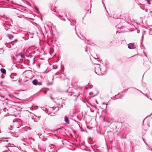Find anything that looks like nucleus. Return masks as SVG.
I'll return each instance as SVG.
<instances>
[{
    "mask_svg": "<svg viewBox=\"0 0 152 152\" xmlns=\"http://www.w3.org/2000/svg\"><path fill=\"white\" fill-rule=\"evenodd\" d=\"M66 92L67 93V92H69V91L68 90H66Z\"/></svg>",
    "mask_w": 152,
    "mask_h": 152,
    "instance_id": "obj_26",
    "label": "nucleus"
},
{
    "mask_svg": "<svg viewBox=\"0 0 152 152\" xmlns=\"http://www.w3.org/2000/svg\"><path fill=\"white\" fill-rule=\"evenodd\" d=\"M149 34L150 35H152V29H151L149 30Z\"/></svg>",
    "mask_w": 152,
    "mask_h": 152,
    "instance_id": "obj_14",
    "label": "nucleus"
},
{
    "mask_svg": "<svg viewBox=\"0 0 152 152\" xmlns=\"http://www.w3.org/2000/svg\"><path fill=\"white\" fill-rule=\"evenodd\" d=\"M13 81H15V80H13Z\"/></svg>",
    "mask_w": 152,
    "mask_h": 152,
    "instance_id": "obj_43",
    "label": "nucleus"
},
{
    "mask_svg": "<svg viewBox=\"0 0 152 152\" xmlns=\"http://www.w3.org/2000/svg\"><path fill=\"white\" fill-rule=\"evenodd\" d=\"M61 76H62L63 75H61Z\"/></svg>",
    "mask_w": 152,
    "mask_h": 152,
    "instance_id": "obj_41",
    "label": "nucleus"
},
{
    "mask_svg": "<svg viewBox=\"0 0 152 152\" xmlns=\"http://www.w3.org/2000/svg\"><path fill=\"white\" fill-rule=\"evenodd\" d=\"M64 121L67 123L69 124V121L68 118L66 116H65L64 117Z\"/></svg>",
    "mask_w": 152,
    "mask_h": 152,
    "instance_id": "obj_6",
    "label": "nucleus"
},
{
    "mask_svg": "<svg viewBox=\"0 0 152 152\" xmlns=\"http://www.w3.org/2000/svg\"><path fill=\"white\" fill-rule=\"evenodd\" d=\"M1 71L3 74H5L6 73V71L5 69L4 68L1 69Z\"/></svg>",
    "mask_w": 152,
    "mask_h": 152,
    "instance_id": "obj_8",
    "label": "nucleus"
},
{
    "mask_svg": "<svg viewBox=\"0 0 152 152\" xmlns=\"http://www.w3.org/2000/svg\"><path fill=\"white\" fill-rule=\"evenodd\" d=\"M10 128L11 129H12V127L11 126H10Z\"/></svg>",
    "mask_w": 152,
    "mask_h": 152,
    "instance_id": "obj_25",
    "label": "nucleus"
},
{
    "mask_svg": "<svg viewBox=\"0 0 152 152\" xmlns=\"http://www.w3.org/2000/svg\"><path fill=\"white\" fill-rule=\"evenodd\" d=\"M21 140L25 142H26V143H27L28 140L27 139L23 138H22Z\"/></svg>",
    "mask_w": 152,
    "mask_h": 152,
    "instance_id": "obj_10",
    "label": "nucleus"
},
{
    "mask_svg": "<svg viewBox=\"0 0 152 152\" xmlns=\"http://www.w3.org/2000/svg\"><path fill=\"white\" fill-rule=\"evenodd\" d=\"M96 107L94 106L92 107V108H90V111L92 112H94V109H96Z\"/></svg>",
    "mask_w": 152,
    "mask_h": 152,
    "instance_id": "obj_7",
    "label": "nucleus"
},
{
    "mask_svg": "<svg viewBox=\"0 0 152 152\" xmlns=\"http://www.w3.org/2000/svg\"><path fill=\"white\" fill-rule=\"evenodd\" d=\"M8 37L10 39H11L14 37V36L10 34H8Z\"/></svg>",
    "mask_w": 152,
    "mask_h": 152,
    "instance_id": "obj_9",
    "label": "nucleus"
},
{
    "mask_svg": "<svg viewBox=\"0 0 152 152\" xmlns=\"http://www.w3.org/2000/svg\"><path fill=\"white\" fill-rule=\"evenodd\" d=\"M32 83L34 85H41V83H38L37 80L35 79L32 81Z\"/></svg>",
    "mask_w": 152,
    "mask_h": 152,
    "instance_id": "obj_3",
    "label": "nucleus"
},
{
    "mask_svg": "<svg viewBox=\"0 0 152 152\" xmlns=\"http://www.w3.org/2000/svg\"><path fill=\"white\" fill-rule=\"evenodd\" d=\"M104 121H106V122H108L109 123H110V121L108 120H104Z\"/></svg>",
    "mask_w": 152,
    "mask_h": 152,
    "instance_id": "obj_18",
    "label": "nucleus"
},
{
    "mask_svg": "<svg viewBox=\"0 0 152 152\" xmlns=\"http://www.w3.org/2000/svg\"><path fill=\"white\" fill-rule=\"evenodd\" d=\"M143 140L144 141V142L145 143L144 139H143Z\"/></svg>",
    "mask_w": 152,
    "mask_h": 152,
    "instance_id": "obj_34",
    "label": "nucleus"
},
{
    "mask_svg": "<svg viewBox=\"0 0 152 152\" xmlns=\"http://www.w3.org/2000/svg\"><path fill=\"white\" fill-rule=\"evenodd\" d=\"M1 77L3 78H4V76L3 75H2L1 76Z\"/></svg>",
    "mask_w": 152,
    "mask_h": 152,
    "instance_id": "obj_22",
    "label": "nucleus"
},
{
    "mask_svg": "<svg viewBox=\"0 0 152 152\" xmlns=\"http://www.w3.org/2000/svg\"><path fill=\"white\" fill-rule=\"evenodd\" d=\"M13 94L15 97H16L18 96V94H16L15 92H13Z\"/></svg>",
    "mask_w": 152,
    "mask_h": 152,
    "instance_id": "obj_12",
    "label": "nucleus"
},
{
    "mask_svg": "<svg viewBox=\"0 0 152 152\" xmlns=\"http://www.w3.org/2000/svg\"><path fill=\"white\" fill-rule=\"evenodd\" d=\"M134 43H130L128 45V47L129 49H134Z\"/></svg>",
    "mask_w": 152,
    "mask_h": 152,
    "instance_id": "obj_5",
    "label": "nucleus"
},
{
    "mask_svg": "<svg viewBox=\"0 0 152 152\" xmlns=\"http://www.w3.org/2000/svg\"><path fill=\"white\" fill-rule=\"evenodd\" d=\"M6 110V109H4V111H6V110Z\"/></svg>",
    "mask_w": 152,
    "mask_h": 152,
    "instance_id": "obj_28",
    "label": "nucleus"
},
{
    "mask_svg": "<svg viewBox=\"0 0 152 152\" xmlns=\"http://www.w3.org/2000/svg\"><path fill=\"white\" fill-rule=\"evenodd\" d=\"M145 11H146V12H147V9H146V10H145Z\"/></svg>",
    "mask_w": 152,
    "mask_h": 152,
    "instance_id": "obj_31",
    "label": "nucleus"
},
{
    "mask_svg": "<svg viewBox=\"0 0 152 152\" xmlns=\"http://www.w3.org/2000/svg\"><path fill=\"white\" fill-rule=\"evenodd\" d=\"M56 148H57V150H59L61 148H62L63 147H59V148H58V147H56Z\"/></svg>",
    "mask_w": 152,
    "mask_h": 152,
    "instance_id": "obj_19",
    "label": "nucleus"
},
{
    "mask_svg": "<svg viewBox=\"0 0 152 152\" xmlns=\"http://www.w3.org/2000/svg\"><path fill=\"white\" fill-rule=\"evenodd\" d=\"M18 42V40L17 39H15L14 41H13L12 43H14L15 42Z\"/></svg>",
    "mask_w": 152,
    "mask_h": 152,
    "instance_id": "obj_20",
    "label": "nucleus"
},
{
    "mask_svg": "<svg viewBox=\"0 0 152 152\" xmlns=\"http://www.w3.org/2000/svg\"><path fill=\"white\" fill-rule=\"evenodd\" d=\"M96 65L95 66V73L99 75H102L105 74L107 70V67L106 65L101 66L98 64H95Z\"/></svg>",
    "mask_w": 152,
    "mask_h": 152,
    "instance_id": "obj_1",
    "label": "nucleus"
},
{
    "mask_svg": "<svg viewBox=\"0 0 152 152\" xmlns=\"http://www.w3.org/2000/svg\"><path fill=\"white\" fill-rule=\"evenodd\" d=\"M107 108V106H106V108Z\"/></svg>",
    "mask_w": 152,
    "mask_h": 152,
    "instance_id": "obj_37",
    "label": "nucleus"
},
{
    "mask_svg": "<svg viewBox=\"0 0 152 152\" xmlns=\"http://www.w3.org/2000/svg\"><path fill=\"white\" fill-rule=\"evenodd\" d=\"M50 149H54V145L53 144L51 145L50 146Z\"/></svg>",
    "mask_w": 152,
    "mask_h": 152,
    "instance_id": "obj_13",
    "label": "nucleus"
},
{
    "mask_svg": "<svg viewBox=\"0 0 152 152\" xmlns=\"http://www.w3.org/2000/svg\"><path fill=\"white\" fill-rule=\"evenodd\" d=\"M10 128L11 129H12V127L11 126H10Z\"/></svg>",
    "mask_w": 152,
    "mask_h": 152,
    "instance_id": "obj_24",
    "label": "nucleus"
},
{
    "mask_svg": "<svg viewBox=\"0 0 152 152\" xmlns=\"http://www.w3.org/2000/svg\"><path fill=\"white\" fill-rule=\"evenodd\" d=\"M18 82H20V80H18Z\"/></svg>",
    "mask_w": 152,
    "mask_h": 152,
    "instance_id": "obj_30",
    "label": "nucleus"
},
{
    "mask_svg": "<svg viewBox=\"0 0 152 152\" xmlns=\"http://www.w3.org/2000/svg\"><path fill=\"white\" fill-rule=\"evenodd\" d=\"M86 52H87V49H86Z\"/></svg>",
    "mask_w": 152,
    "mask_h": 152,
    "instance_id": "obj_35",
    "label": "nucleus"
},
{
    "mask_svg": "<svg viewBox=\"0 0 152 152\" xmlns=\"http://www.w3.org/2000/svg\"><path fill=\"white\" fill-rule=\"evenodd\" d=\"M1 132V131L0 130V133Z\"/></svg>",
    "mask_w": 152,
    "mask_h": 152,
    "instance_id": "obj_36",
    "label": "nucleus"
},
{
    "mask_svg": "<svg viewBox=\"0 0 152 152\" xmlns=\"http://www.w3.org/2000/svg\"><path fill=\"white\" fill-rule=\"evenodd\" d=\"M144 119L143 120V122H144Z\"/></svg>",
    "mask_w": 152,
    "mask_h": 152,
    "instance_id": "obj_44",
    "label": "nucleus"
},
{
    "mask_svg": "<svg viewBox=\"0 0 152 152\" xmlns=\"http://www.w3.org/2000/svg\"><path fill=\"white\" fill-rule=\"evenodd\" d=\"M75 113V112H73V115H74Z\"/></svg>",
    "mask_w": 152,
    "mask_h": 152,
    "instance_id": "obj_29",
    "label": "nucleus"
},
{
    "mask_svg": "<svg viewBox=\"0 0 152 152\" xmlns=\"http://www.w3.org/2000/svg\"><path fill=\"white\" fill-rule=\"evenodd\" d=\"M19 54L21 58H24L25 56L23 54H20V53Z\"/></svg>",
    "mask_w": 152,
    "mask_h": 152,
    "instance_id": "obj_17",
    "label": "nucleus"
},
{
    "mask_svg": "<svg viewBox=\"0 0 152 152\" xmlns=\"http://www.w3.org/2000/svg\"><path fill=\"white\" fill-rule=\"evenodd\" d=\"M63 105H65V102H64V101L63 100V102L62 103V105H61V107H63Z\"/></svg>",
    "mask_w": 152,
    "mask_h": 152,
    "instance_id": "obj_15",
    "label": "nucleus"
},
{
    "mask_svg": "<svg viewBox=\"0 0 152 152\" xmlns=\"http://www.w3.org/2000/svg\"><path fill=\"white\" fill-rule=\"evenodd\" d=\"M50 97L53 100V99L52 97L51 96H50Z\"/></svg>",
    "mask_w": 152,
    "mask_h": 152,
    "instance_id": "obj_23",
    "label": "nucleus"
},
{
    "mask_svg": "<svg viewBox=\"0 0 152 152\" xmlns=\"http://www.w3.org/2000/svg\"><path fill=\"white\" fill-rule=\"evenodd\" d=\"M152 115V114H151V115H150V116H151V115Z\"/></svg>",
    "mask_w": 152,
    "mask_h": 152,
    "instance_id": "obj_39",
    "label": "nucleus"
},
{
    "mask_svg": "<svg viewBox=\"0 0 152 152\" xmlns=\"http://www.w3.org/2000/svg\"><path fill=\"white\" fill-rule=\"evenodd\" d=\"M13 135L15 137H17L19 135L17 133H14L13 134Z\"/></svg>",
    "mask_w": 152,
    "mask_h": 152,
    "instance_id": "obj_11",
    "label": "nucleus"
},
{
    "mask_svg": "<svg viewBox=\"0 0 152 152\" xmlns=\"http://www.w3.org/2000/svg\"><path fill=\"white\" fill-rule=\"evenodd\" d=\"M40 117V116H37L35 115L34 118L33 117L32 119H34V120L35 122H37L38 120H39Z\"/></svg>",
    "mask_w": 152,
    "mask_h": 152,
    "instance_id": "obj_4",
    "label": "nucleus"
},
{
    "mask_svg": "<svg viewBox=\"0 0 152 152\" xmlns=\"http://www.w3.org/2000/svg\"><path fill=\"white\" fill-rule=\"evenodd\" d=\"M145 32L146 31H144V33L143 34H142V40H141V41H143V36H144V34H145Z\"/></svg>",
    "mask_w": 152,
    "mask_h": 152,
    "instance_id": "obj_16",
    "label": "nucleus"
},
{
    "mask_svg": "<svg viewBox=\"0 0 152 152\" xmlns=\"http://www.w3.org/2000/svg\"><path fill=\"white\" fill-rule=\"evenodd\" d=\"M57 67H56V68H54V69H56V68H57Z\"/></svg>",
    "mask_w": 152,
    "mask_h": 152,
    "instance_id": "obj_32",
    "label": "nucleus"
},
{
    "mask_svg": "<svg viewBox=\"0 0 152 152\" xmlns=\"http://www.w3.org/2000/svg\"><path fill=\"white\" fill-rule=\"evenodd\" d=\"M78 37L80 38V39H81V38L79 36Z\"/></svg>",
    "mask_w": 152,
    "mask_h": 152,
    "instance_id": "obj_40",
    "label": "nucleus"
},
{
    "mask_svg": "<svg viewBox=\"0 0 152 152\" xmlns=\"http://www.w3.org/2000/svg\"><path fill=\"white\" fill-rule=\"evenodd\" d=\"M74 96H76V95H74Z\"/></svg>",
    "mask_w": 152,
    "mask_h": 152,
    "instance_id": "obj_38",
    "label": "nucleus"
},
{
    "mask_svg": "<svg viewBox=\"0 0 152 152\" xmlns=\"http://www.w3.org/2000/svg\"><path fill=\"white\" fill-rule=\"evenodd\" d=\"M40 77H41V78H42V79H44V78H43V77H42V76H40Z\"/></svg>",
    "mask_w": 152,
    "mask_h": 152,
    "instance_id": "obj_27",
    "label": "nucleus"
},
{
    "mask_svg": "<svg viewBox=\"0 0 152 152\" xmlns=\"http://www.w3.org/2000/svg\"><path fill=\"white\" fill-rule=\"evenodd\" d=\"M79 94H78L77 96V97H78L79 96Z\"/></svg>",
    "mask_w": 152,
    "mask_h": 152,
    "instance_id": "obj_33",
    "label": "nucleus"
},
{
    "mask_svg": "<svg viewBox=\"0 0 152 152\" xmlns=\"http://www.w3.org/2000/svg\"><path fill=\"white\" fill-rule=\"evenodd\" d=\"M59 110L58 107H53L50 108V110H51L53 113H55L57 111Z\"/></svg>",
    "mask_w": 152,
    "mask_h": 152,
    "instance_id": "obj_2",
    "label": "nucleus"
},
{
    "mask_svg": "<svg viewBox=\"0 0 152 152\" xmlns=\"http://www.w3.org/2000/svg\"><path fill=\"white\" fill-rule=\"evenodd\" d=\"M61 76H62L63 75H61Z\"/></svg>",
    "mask_w": 152,
    "mask_h": 152,
    "instance_id": "obj_42",
    "label": "nucleus"
},
{
    "mask_svg": "<svg viewBox=\"0 0 152 152\" xmlns=\"http://www.w3.org/2000/svg\"><path fill=\"white\" fill-rule=\"evenodd\" d=\"M59 74H60V73L58 72L56 73L55 74V75H58Z\"/></svg>",
    "mask_w": 152,
    "mask_h": 152,
    "instance_id": "obj_21",
    "label": "nucleus"
}]
</instances>
